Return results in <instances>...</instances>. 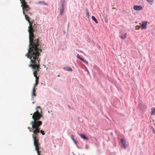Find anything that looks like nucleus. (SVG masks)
Listing matches in <instances>:
<instances>
[{"mask_svg": "<svg viewBox=\"0 0 155 155\" xmlns=\"http://www.w3.org/2000/svg\"><path fill=\"white\" fill-rule=\"evenodd\" d=\"M77 57L78 58V59H80V60H81V59H82L83 58H82L81 57L80 55L79 54H78L77 55Z\"/></svg>", "mask_w": 155, "mask_h": 155, "instance_id": "nucleus-20", "label": "nucleus"}, {"mask_svg": "<svg viewBox=\"0 0 155 155\" xmlns=\"http://www.w3.org/2000/svg\"><path fill=\"white\" fill-rule=\"evenodd\" d=\"M134 9L136 11H139L141 10L142 9V7L140 6L134 5Z\"/></svg>", "mask_w": 155, "mask_h": 155, "instance_id": "nucleus-7", "label": "nucleus"}, {"mask_svg": "<svg viewBox=\"0 0 155 155\" xmlns=\"http://www.w3.org/2000/svg\"><path fill=\"white\" fill-rule=\"evenodd\" d=\"M41 134L43 135H44L45 134V133L43 130H40V132Z\"/></svg>", "mask_w": 155, "mask_h": 155, "instance_id": "nucleus-19", "label": "nucleus"}, {"mask_svg": "<svg viewBox=\"0 0 155 155\" xmlns=\"http://www.w3.org/2000/svg\"><path fill=\"white\" fill-rule=\"evenodd\" d=\"M35 91L36 90L35 89V86H34L32 90V97H33L34 96H36V94H35Z\"/></svg>", "mask_w": 155, "mask_h": 155, "instance_id": "nucleus-11", "label": "nucleus"}, {"mask_svg": "<svg viewBox=\"0 0 155 155\" xmlns=\"http://www.w3.org/2000/svg\"><path fill=\"white\" fill-rule=\"evenodd\" d=\"M86 14L87 17L88 18L89 16V12L88 11H87Z\"/></svg>", "mask_w": 155, "mask_h": 155, "instance_id": "nucleus-21", "label": "nucleus"}, {"mask_svg": "<svg viewBox=\"0 0 155 155\" xmlns=\"http://www.w3.org/2000/svg\"><path fill=\"white\" fill-rule=\"evenodd\" d=\"M147 21H142L140 23V25L138 26L142 30L146 29L147 28Z\"/></svg>", "mask_w": 155, "mask_h": 155, "instance_id": "nucleus-5", "label": "nucleus"}, {"mask_svg": "<svg viewBox=\"0 0 155 155\" xmlns=\"http://www.w3.org/2000/svg\"><path fill=\"white\" fill-rule=\"evenodd\" d=\"M121 142L122 143L125 149L127 148V145H126V141L124 139H120Z\"/></svg>", "mask_w": 155, "mask_h": 155, "instance_id": "nucleus-6", "label": "nucleus"}, {"mask_svg": "<svg viewBox=\"0 0 155 155\" xmlns=\"http://www.w3.org/2000/svg\"><path fill=\"white\" fill-rule=\"evenodd\" d=\"M25 19L27 20L29 25L28 27V31L29 33V44L28 49L31 50L39 48L40 44L38 39H35L34 32L36 31L37 29L36 25L35 24L33 26L32 23L30 21L29 17L25 13Z\"/></svg>", "mask_w": 155, "mask_h": 155, "instance_id": "nucleus-2", "label": "nucleus"}, {"mask_svg": "<svg viewBox=\"0 0 155 155\" xmlns=\"http://www.w3.org/2000/svg\"><path fill=\"white\" fill-rule=\"evenodd\" d=\"M28 15H31V13H30V12H28Z\"/></svg>", "mask_w": 155, "mask_h": 155, "instance_id": "nucleus-23", "label": "nucleus"}, {"mask_svg": "<svg viewBox=\"0 0 155 155\" xmlns=\"http://www.w3.org/2000/svg\"><path fill=\"white\" fill-rule=\"evenodd\" d=\"M42 52V50L39 48L33 49H28V53L25 56L29 58L30 60L31 64L29 65L30 67H31L33 70L34 76L35 77V84L34 86L37 85L38 83L39 77H37V72L39 71L40 68L39 61L40 58H39L41 55L40 53Z\"/></svg>", "mask_w": 155, "mask_h": 155, "instance_id": "nucleus-1", "label": "nucleus"}, {"mask_svg": "<svg viewBox=\"0 0 155 155\" xmlns=\"http://www.w3.org/2000/svg\"><path fill=\"white\" fill-rule=\"evenodd\" d=\"M81 60L83 62H84V63L86 64H87L88 65V62L87 61L85 60L84 58H82V59H81Z\"/></svg>", "mask_w": 155, "mask_h": 155, "instance_id": "nucleus-16", "label": "nucleus"}, {"mask_svg": "<svg viewBox=\"0 0 155 155\" xmlns=\"http://www.w3.org/2000/svg\"><path fill=\"white\" fill-rule=\"evenodd\" d=\"M64 69L66 71H72V69L70 67L68 66H65L64 68Z\"/></svg>", "mask_w": 155, "mask_h": 155, "instance_id": "nucleus-10", "label": "nucleus"}, {"mask_svg": "<svg viewBox=\"0 0 155 155\" xmlns=\"http://www.w3.org/2000/svg\"><path fill=\"white\" fill-rule=\"evenodd\" d=\"M21 3L22 4L25 3H27L25 0H20Z\"/></svg>", "mask_w": 155, "mask_h": 155, "instance_id": "nucleus-18", "label": "nucleus"}, {"mask_svg": "<svg viewBox=\"0 0 155 155\" xmlns=\"http://www.w3.org/2000/svg\"><path fill=\"white\" fill-rule=\"evenodd\" d=\"M127 36V33H123L121 35L120 38L123 39H124L126 38Z\"/></svg>", "mask_w": 155, "mask_h": 155, "instance_id": "nucleus-8", "label": "nucleus"}, {"mask_svg": "<svg viewBox=\"0 0 155 155\" xmlns=\"http://www.w3.org/2000/svg\"><path fill=\"white\" fill-rule=\"evenodd\" d=\"M151 114L152 115H155V108L152 107L151 109Z\"/></svg>", "mask_w": 155, "mask_h": 155, "instance_id": "nucleus-13", "label": "nucleus"}, {"mask_svg": "<svg viewBox=\"0 0 155 155\" xmlns=\"http://www.w3.org/2000/svg\"><path fill=\"white\" fill-rule=\"evenodd\" d=\"M41 109L40 106L36 107V111L35 112L32 116V118L34 121L31 123L33 129H35L32 134V137H38V133L40 132V127L42 124V121L38 120L42 116L41 113Z\"/></svg>", "mask_w": 155, "mask_h": 155, "instance_id": "nucleus-3", "label": "nucleus"}, {"mask_svg": "<svg viewBox=\"0 0 155 155\" xmlns=\"http://www.w3.org/2000/svg\"><path fill=\"white\" fill-rule=\"evenodd\" d=\"M71 139H72V140L74 142V143L75 144H77V142H76V141L75 140L74 138V137L73 136V135H71Z\"/></svg>", "mask_w": 155, "mask_h": 155, "instance_id": "nucleus-15", "label": "nucleus"}, {"mask_svg": "<svg viewBox=\"0 0 155 155\" xmlns=\"http://www.w3.org/2000/svg\"><path fill=\"white\" fill-rule=\"evenodd\" d=\"M79 135L84 140H88V138L86 137L84 134H79Z\"/></svg>", "mask_w": 155, "mask_h": 155, "instance_id": "nucleus-9", "label": "nucleus"}, {"mask_svg": "<svg viewBox=\"0 0 155 155\" xmlns=\"http://www.w3.org/2000/svg\"><path fill=\"white\" fill-rule=\"evenodd\" d=\"M92 19L97 24L98 23V21L96 18L94 16H92Z\"/></svg>", "mask_w": 155, "mask_h": 155, "instance_id": "nucleus-14", "label": "nucleus"}, {"mask_svg": "<svg viewBox=\"0 0 155 155\" xmlns=\"http://www.w3.org/2000/svg\"><path fill=\"white\" fill-rule=\"evenodd\" d=\"M21 6L22 8L23 15H25V12H28L30 9L29 6L27 5V3L22 4Z\"/></svg>", "mask_w": 155, "mask_h": 155, "instance_id": "nucleus-4", "label": "nucleus"}, {"mask_svg": "<svg viewBox=\"0 0 155 155\" xmlns=\"http://www.w3.org/2000/svg\"><path fill=\"white\" fill-rule=\"evenodd\" d=\"M153 134H155V130L153 128Z\"/></svg>", "mask_w": 155, "mask_h": 155, "instance_id": "nucleus-22", "label": "nucleus"}, {"mask_svg": "<svg viewBox=\"0 0 155 155\" xmlns=\"http://www.w3.org/2000/svg\"><path fill=\"white\" fill-rule=\"evenodd\" d=\"M64 9V5H63L62 6V8L60 10V13L61 15H62L63 13Z\"/></svg>", "mask_w": 155, "mask_h": 155, "instance_id": "nucleus-12", "label": "nucleus"}, {"mask_svg": "<svg viewBox=\"0 0 155 155\" xmlns=\"http://www.w3.org/2000/svg\"><path fill=\"white\" fill-rule=\"evenodd\" d=\"M28 129L29 130V131L30 132H33L35 130V129H33V128L32 127V128L31 127H28Z\"/></svg>", "mask_w": 155, "mask_h": 155, "instance_id": "nucleus-17", "label": "nucleus"}]
</instances>
